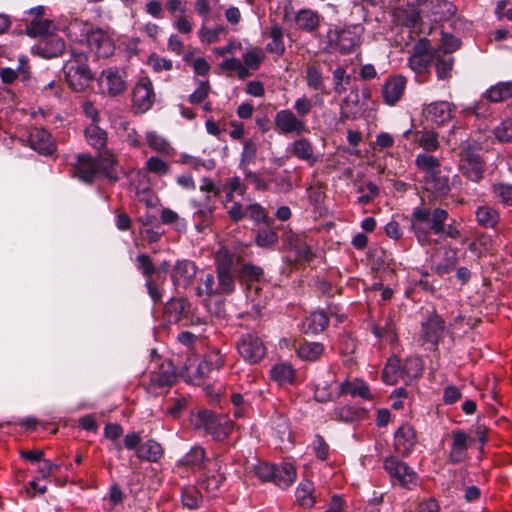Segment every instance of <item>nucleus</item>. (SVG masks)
<instances>
[{"label":"nucleus","mask_w":512,"mask_h":512,"mask_svg":"<svg viewBox=\"0 0 512 512\" xmlns=\"http://www.w3.org/2000/svg\"><path fill=\"white\" fill-rule=\"evenodd\" d=\"M296 475V469L290 463L274 465L273 483L281 488H287L294 483Z\"/></svg>","instance_id":"obj_27"},{"label":"nucleus","mask_w":512,"mask_h":512,"mask_svg":"<svg viewBox=\"0 0 512 512\" xmlns=\"http://www.w3.org/2000/svg\"><path fill=\"white\" fill-rule=\"evenodd\" d=\"M495 137L501 142L512 140V118L503 120L495 129Z\"/></svg>","instance_id":"obj_64"},{"label":"nucleus","mask_w":512,"mask_h":512,"mask_svg":"<svg viewBox=\"0 0 512 512\" xmlns=\"http://www.w3.org/2000/svg\"><path fill=\"white\" fill-rule=\"evenodd\" d=\"M263 274V270L259 266H255L252 264H244L241 268V278L245 281H251L252 283L248 285L247 289L249 294L254 291V293H258L260 290L259 285L255 284V281H258ZM250 297V295H248Z\"/></svg>","instance_id":"obj_46"},{"label":"nucleus","mask_w":512,"mask_h":512,"mask_svg":"<svg viewBox=\"0 0 512 512\" xmlns=\"http://www.w3.org/2000/svg\"><path fill=\"white\" fill-rule=\"evenodd\" d=\"M215 276L211 273L203 274L199 279V284L196 287V295L198 297L206 296L207 298L216 297Z\"/></svg>","instance_id":"obj_53"},{"label":"nucleus","mask_w":512,"mask_h":512,"mask_svg":"<svg viewBox=\"0 0 512 512\" xmlns=\"http://www.w3.org/2000/svg\"><path fill=\"white\" fill-rule=\"evenodd\" d=\"M97 161L98 174H103L110 181L118 180V165L113 154L106 152Z\"/></svg>","instance_id":"obj_35"},{"label":"nucleus","mask_w":512,"mask_h":512,"mask_svg":"<svg viewBox=\"0 0 512 512\" xmlns=\"http://www.w3.org/2000/svg\"><path fill=\"white\" fill-rule=\"evenodd\" d=\"M216 296L229 295L235 290V277L218 274L214 280Z\"/></svg>","instance_id":"obj_54"},{"label":"nucleus","mask_w":512,"mask_h":512,"mask_svg":"<svg viewBox=\"0 0 512 512\" xmlns=\"http://www.w3.org/2000/svg\"><path fill=\"white\" fill-rule=\"evenodd\" d=\"M475 214L478 223L485 227H494L499 221V213L489 206L479 207Z\"/></svg>","instance_id":"obj_51"},{"label":"nucleus","mask_w":512,"mask_h":512,"mask_svg":"<svg viewBox=\"0 0 512 512\" xmlns=\"http://www.w3.org/2000/svg\"><path fill=\"white\" fill-rule=\"evenodd\" d=\"M237 349L241 357L251 364L262 360L266 353L262 340L253 333L242 335L238 340Z\"/></svg>","instance_id":"obj_8"},{"label":"nucleus","mask_w":512,"mask_h":512,"mask_svg":"<svg viewBox=\"0 0 512 512\" xmlns=\"http://www.w3.org/2000/svg\"><path fill=\"white\" fill-rule=\"evenodd\" d=\"M364 411L356 406L343 405L336 407L334 417L339 421L353 422L362 417Z\"/></svg>","instance_id":"obj_52"},{"label":"nucleus","mask_w":512,"mask_h":512,"mask_svg":"<svg viewBox=\"0 0 512 512\" xmlns=\"http://www.w3.org/2000/svg\"><path fill=\"white\" fill-rule=\"evenodd\" d=\"M418 143L425 151H435L439 147L438 135L431 130L423 131L418 138Z\"/></svg>","instance_id":"obj_61"},{"label":"nucleus","mask_w":512,"mask_h":512,"mask_svg":"<svg viewBox=\"0 0 512 512\" xmlns=\"http://www.w3.org/2000/svg\"><path fill=\"white\" fill-rule=\"evenodd\" d=\"M40 54L45 58L61 56L64 52V41L54 32L40 40L38 44Z\"/></svg>","instance_id":"obj_25"},{"label":"nucleus","mask_w":512,"mask_h":512,"mask_svg":"<svg viewBox=\"0 0 512 512\" xmlns=\"http://www.w3.org/2000/svg\"><path fill=\"white\" fill-rule=\"evenodd\" d=\"M269 36L272 39V41L267 44V51L278 56H281L285 52L282 28L277 24L273 25L270 28Z\"/></svg>","instance_id":"obj_48"},{"label":"nucleus","mask_w":512,"mask_h":512,"mask_svg":"<svg viewBox=\"0 0 512 512\" xmlns=\"http://www.w3.org/2000/svg\"><path fill=\"white\" fill-rule=\"evenodd\" d=\"M55 29L56 26L53 21L35 17L28 25H26L25 33L30 37H41V39H43L54 32Z\"/></svg>","instance_id":"obj_32"},{"label":"nucleus","mask_w":512,"mask_h":512,"mask_svg":"<svg viewBox=\"0 0 512 512\" xmlns=\"http://www.w3.org/2000/svg\"><path fill=\"white\" fill-rule=\"evenodd\" d=\"M271 377L280 385L293 384L295 382V370L290 364L280 363L272 367Z\"/></svg>","instance_id":"obj_40"},{"label":"nucleus","mask_w":512,"mask_h":512,"mask_svg":"<svg viewBox=\"0 0 512 512\" xmlns=\"http://www.w3.org/2000/svg\"><path fill=\"white\" fill-rule=\"evenodd\" d=\"M373 334L378 338L386 337L390 341H394L396 339V333L393 320L387 317L383 325H375L373 327Z\"/></svg>","instance_id":"obj_59"},{"label":"nucleus","mask_w":512,"mask_h":512,"mask_svg":"<svg viewBox=\"0 0 512 512\" xmlns=\"http://www.w3.org/2000/svg\"><path fill=\"white\" fill-rule=\"evenodd\" d=\"M401 374L404 380H412L419 377L423 371V361L420 357L411 356L401 363Z\"/></svg>","instance_id":"obj_45"},{"label":"nucleus","mask_w":512,"mask_h":512,"mask_svg":"<svg viewBox=\"0 0 512 512\" xmlns=\"http://www.w3.org/2000/svg\"><path fill=\"white\" fill-rule=\"evenodd\" d=\"M239 263V257L227 248L221 247L215 254V266L218 274L235 277L234 273Z\"/></svg>","instance_id":"obj_22"},{"label":"nucleus","mask_w":512,"mask_h":512,"mask_svg":"<svg viewBox=\"0 0 512 512\" xmlns=\"http://www.w3.org/2000/svg\"><path fill=\"white\" fill-rule=\"evenodd\" d=\"M211 195L205 197L203 203H194L196 211L194 212V219L197 222V226L207 225L212 219L214 213V206L211 204Z\"/></svg>","instance_id":"obj_41"},{"label":"nucleus","mask_w":512,"mask_h":512,"mask_svg":"<svg viewBox=\"0 0 512 512\" xmlns=\"http://www.w3.org/2000/svg\"><path fill=\"white\" fill-rule=\"evenodd\" d=\"M314 492L315 488L313 482L308 479H303L298 484L295 491L296 502L304 508L312 507L316 502Z\"/></svg>","instance_id":"obj_30"},{"label":"nucleus","mask_w":512,"mask_h":512,"mask_svg":"<svg viewBox=\"0 0 512 512\" xmlns=\"http://www.w3.org/2000/svg\"><path fill=\"white\" fill-rule=\"evenodd\" d=\"M459 167L462 174L473 182H479L483 178L485 164L477 149L464 146L460 153Z\"/></svg>","instance_id":"obj_5"},{"label":"nucleus","mask_w":512,"mask_h":512,"mask_svg":"<svg viewBox=\"0 0 512 512\" xmlns=\"http://www.w3.org/2000/svg\"><path fill=\"white\" fill-rule=\"evenodd\" d=\"M447 330L444 320L437 314H432L422 323L421 338L431 345L432 350H437L438 344L445 336Z\"/></svg>","instance_id":"obj_11"},{"label":"nucleus","mask_w":512,"mask_h":512,"mask_svg":"<svg viewBox=\"0 0 512 512\" xmlns=\"http://www.w3.org/2000/svg\"><path fill=\"white\" fill-rule=\"evenodd\" d=\"M329 51H338L341 54H347L354 50L359 43V36L350 28L330 29L327 32Z\"/></svg>","instance_id":"obj_6"},{"label":"nucleus","mask_w":512,"mask_h":512,"mask_svg":"<svg viewBox=\"0 0 512 512\" xmlns=\"http://www.w3.org/2000/svg\"><path fill=\"white\" fill-rule=\"evenodd\" d=\"M137 267L142 272L143 276L147 279H150L156 272V267L151 259V257L147 254H139L136 257Z\"/></svg>","instance_id":"obj_62"},{"label":"nucleus","mask_w":512,"mask_h":512,"mask_svg":"<svg viewBox=\"0 0 512 512\" xmlns=\"http://www.w3.org/2000/svg\"><path fill=\"white\" fill-rule=\"evenodd\" d=\"M177 378L175 368L170 361H163L157 370L151 372L150 386L153 388L171 386Z\"/></svg>","instance_id":"obj_21"},{"label":"nucleus","mask_w":512,"mask_h":512,"mask_svg":"<svg viewBox=\"0 0 512 512\" xmlns=\"http://www.w3.org/2000/svg\"><path fill=\"white\" fill-rule=\"evenodd\" d=\"M384 468L393 482L397 481L402 487L412 489L417 485V474L406 463L395 458H387L384 461Z\"/></svg>","instance_id":"obj_9"},{"label":"nucleus","mask_w":512,"mask_h":512,"mask_svg":"<svg viewBox=\"0 0 512 512\" xmlns=\"http://www.w3.org/2000/svg\"><path fill=\"white\" fill-rule=\"evenodd\" d=\"M433 59L434 55L430 51L429 42L427 40H420L414 45L408 63L415 73L424 74L428 71Z\"/></svg>","instance_id":"obj_14"},{"label":"nucleus","mask_w":512,"mask_h":512,"mask_svg":"<svg viewBox=\"0 0 512 512\" xmlns=\"http://www.w3.org/2000/svg\"><path fill=\"white\" fill-rule=\"evenodd\" d=\"M416 442V433L409 424L401 425L394 434V447L403 456L412 452Z\"/></svg>","instance_id":"obj_18"},{"label":"nucleus","mask_w":512,"mask_h":512,"mask_svg":"<svg viewBox=\"0 0 512 512\" xmlns=\"http://www.w3.org/2000/svg\"><path fill=\"white\" fill-rule=\"evenodd\" d=\"M468 435L462 430L453 432V442L450 450V461L452 463H460L467 457Z\"/></svg>","instance_id":"obj_26"},{"label":"nucleus","mask_w":512,"mask_h":512,"mask_svg":"<svg viewBox=\"0 0 512 512\" xmlns=\"http://www.w3.org/2000/svg\"><path fill=\"white\" fill-rule=\"evenodd\" d=\"M357 202L359 204H368L372 202L379 195V187L373 182H367L363 185L358 186Z\"/></svg>","instance_id":"obj_55"},{"label":"nucleus","mask_w":512,"mask_h":512,"mask_svg":"<svg viewBox=\"0 0 512 512\" xmlns=\"http://www.w3.org/2000/svg\"><path fill=\"white\" fill-rule=\"evenodd\" d=\"M314 103L312 99L307 97L306 95H302L298 97L293 105V108L295 110V114L305 120V118L311 113L313 109Z\"/></svg>","instance_id":"obj_60"},{"label":"nucleus","mask_w":512,"mask_h":512,"mask_svg":"<svg viewBox=\"0 0 512 512\" xmlns=\"http://www.w3.org/2000/svg\"><path fill=\"white\" fill-rule=\"evenodd\" d=\"M328 322V316L324 311H314L303 321L302 330L305 334H318L327 327Z\"/></svg>","instance_id":"obj_28"},{"label":"nucleus","mask_w":512,"mask_h":512,"mask_svg":"<svg viewBox=\"0 0 512 512\" xmlns=\"http://www.w3.org/2000/svg\"><path fill=\"white\" fill-rule=\"evenodd\" d=\"M203 497L196 486H186L182 488L181 502L188 509H197L202 503Z\"/></svg>","instance_id":"obj_47"},{"label":"nucleus","mask_w":512,"mask_h":512,"mask_svg":"<svg viewBox=\"0 0 512 512\" xmlns=\"http://www.w3.org/2000/svg\"><path fill=\"white\" fill-rule=\"evenodd\" d=\"M198 268L190 260H178L171 272V279L176 287H188L196 277Z\"/></svg>","instance_id":"obj_16"},{"label":"nucleus","mask_w":512,"mask_h":512,"mask_svg":"<svg viewBox=\"0 0 512 512\" xmlns=\"http://www.w3.org/2000/svg\"><path fill=\"white\" fill-rule=\"evenodd\" d=\"M323 352L324 346L319 342H304L297 349L298 356L310 362L318 360Z\"/></svg>","instance_id":"obj_43"},{"label":"nucleus","mask_w":512,"mask_h":512,"mask_svg":"<svg viewBox=\"0 0 512 512\" xmlns=\"http://www.w3.org/2000/svg\"><path fill=\"white\" fill-rule=\"evenodd\" d=\"M85 137L88 143L95 149H103L107 142V133L98 126V123L90 124L85 129Z\"/></svg>","instance_id":"obj_42"},{"label":"nucleus","mask_w":512,"mask_h":512,"mask_svg":"<svg viewBox=\"0 0 512 512\" xmlns=\"http://www.w3.org/2000/svg\"><path fill=\"white\" fill-rule=\"evenodd\" d=\"M406 88V78L397 75L390 77L384 84L382 89V95L384 101L388 105H395L404 94Z\"/></svg>","instance_id":"obj_24"},{"label":"nucleus","mask_w":512,"mask_h":512,"mask_svg":"<svg viewBox=\"0 0 512 512\" xmlns=\"http://www.w3.org/2000/svg\"><path fill=\"white\" fill-rule=\"evenodd\" d=\"M136 455L140 460L157 462L163 456V448L157 441L150 439L138 447Z\"/></svg>","instance_id":"obj_31"},{"label":"nucleus","mask_w":512,"mask_h":512,"mask_svg":"<svg viewBox=\"0 0 512 512\" xmlns=\"http://www.w3.org/2000/svg\"><path fill=\"white\" fill-rule=\"evenodd\" d=\"M292 152L297 158L308 162L311 166L318 161L314 155L312 143L306 138L295 140L292 144Z\"/></svg>","instance_id":"obj_33"},{"label":"nucleus","mask_w":512,"mask_h":512,"mask_svg":"<svg viewBox=\"0 0 512 512\" xmlns=\"http://www.w3.org/2000/svg\"><path fill=\"white\" fill-rule=\"evenodd\" d=\"M493 192L502 204L512 206V185L496 184L493 186Z\"/></svg>","instance_id":"obj_63"},{"label":"nucleus","mask_w":512,"mask_h":512,"mask_svg":"<svg viewBox=\"0 0 512 512\" xmlns=\"http://www.w3.org/2000/svg\"><path fill=\"white\" fill-rule=\"evenodd\" d=\"M191 304L185 298H172L164 308V313L169 322H184L189 318Z\"/></svg>","instance_id":"obj_20"},{"label":"nucleus","mask_w":512,"mask_h":512,"mask_svg":"<svg viewBox=\"0 0 512 512\" xmlns=\"http://www.w3.org/2000/svg\"><path fill=\"white\" fill-rule=\"evenodd\" d=\"M457 107L448 101H435L427 104L423 109L425 118L437 125H444L454 117Z\"/></svg>","instance_id":"obj_12"},{"label":"nucleus","mask_w":512,"mask_h":512,"mask_svg":"<svg viewBox=\"0 0 512 512\" xmlns=\"http://www.w3.org/2000/svg\"><path fill=\"white\" fill-rule=\"evenodd\" d=\"M88 57L83 52H76L71 49V58L68 60V72H66V83L75 92L85 90L93 80V74L90 71Z\"/></svg>","instance_id":"obj_3"},{"label":"nucleus","mask_w":512,"mask_h":512,"mask_svg":"<svg viewBox=\"0 0 512 512\" xmlns=\"http://www.w3.org/2000/svg\"><path fill=\"white\" fill-rule=\"evenodd\" d=\"M275 128L280 134L301 135L309 131L306 120L299 118L292 110L282 109L275 114Z\"/></svg>","instance_id":"obj_7"},{"label":"nucleus","mask_w":512,"mask_h":512,"mask_svg":"<svg viewBox=\"0 0 512 512\" xmlns=\"http://www.w3.org/2000/svg\"><path fill=\"white\" fill-rule=\"evenodd\" d=\"M85 40L98 57L107 58L114 53L115 46L112 39L100 28L89 30Z\"/></svg>","instance_id":"obj_15"},{"label":"nucleus","mask_w":512,"mask_h":512,"mask_svg":"<svg viewBox=\"0 0 512 512\" xmlns=\"http://www.w3.org/2000/svg\"><path fill=\"white\" fill-rule=\"evenodd\" d=\"M265 58L263 50L259 47H254L243 54V63L251 68L257 70Z\"/></svg>","instance_id":"obj_58"},{"label":"nucleus","mask_w":512,"mask_h":512,"mask_svg":"<svg viewBox=\"0 0 512 512\" xmlns=\"http://www.w3.org/2000/svg\"><path fill=\"white\" fill-rule=\"evenodd\" d=\"M197 88L188 97L191 104L202 103L211 92V86L208 80H197Z\"/></svg>","instance_id":"obj_57"},{"label":"nucleus","mask_w":512,"mask_h":512,"mask_svg":"<svg viewBox=\"0 0 512 512\" xmlns=\"http://www.w3.org/2000/svg\"><path fill=\"white\" fill-rule=\"evenodd\" d=\"M350 394L352 397H361L363 399H370L371 394L368 386L359 380L354 382L344 381L339 385L338 395Z\"/></svg>","instance_id":"obj_38"},{"label":"nucleus","mask_w":512,"mask_h":512,"mask_svg":"<svg viewBox=\"0 0 512 512\" xmlns=\"http://www.w3.org/2000/svg\"><path fill=\"white\" fill-rule=\"evenodd\" d=\"M154 101L155 93L151 80L148 77L140 78L132 94L134 108L141 113L146 112L152 107Z\"/></svg>","instance_id":"obj_13"},{"label":"nucleus","mask_w":512,"mask_h":512,"mask_svg":"<svg viewBox=\"0 0 512 512\" xmlns=\"http://www.w3.org/2000/svg\"><path fill=\"white\" fill-rule=\"evenodd\" d=\"M449 215L445 209H431L425 205L417 206L413 209L410 223L411 231L421 245L430 243V233L435 235H446L451 238L458 236V231L449 226L445 228V222Z\"/></svg>","instance_id":"obj_1"},{"label":"nucleus","mask_w":512,"mask_h":512,"mask_svg":"<svg viewBox=\"0 0 512 512\" xmlns=\"http://www.w3.org/2000/svg\"><path fill=\"white\" fill-rule=\"evenodd\" d=\"M194 424L196 428L203 429L216 441L226 439L234 428L233 422L226 415L208 410L200 411L195 417Z\"/></svg>","instance_id":"obj_4"},{"label":"nucleus","mask_w":512,"mask_h":512,"mask_svg":"<svg viewBox=\"0 0 512 512\" xmlns=\"http://www.w3.org/2000/svg\"><path fill=\"white\" fill-rule=\"evenodd\" d=\"M484 98L490 103H499L512 98V81L492 85L484 92Z\"/></svg>","instance_id":"obj_29"},{"label":"nucleus","mask_w":512,"mask_h":512,"mask_svg":"<svg viewBox=\"0 0 512 512\" xmlns=\"http://www.w3.org/2000/svg\"><path fill=\"white\" fill-rule=\"evenodd\" d=\"M417 168L424 173V188L435 198L448 195L451 190V169L440 164L439 160L427 153L418 154L415 159Z\"/></svg>","instance_id":"obj_2"},{"label":"nucleus","mask_w":512,"mask_h":512,"mask_svg":"<svg viewBox=\"0 0 512 512\" xmlns=\"http://www.w3.org/2000/svg\"><path fill=\"white\" fill-rule=\"evenodd\" d=\"M295 21L300 30L312 32L319 26L320 17L317 12L302 9L297 13Z\"/></svg>","instance_id":"obj_37"},{"label":"nucleus","mask_w":512,"mask_h":512,"mask_svg":"<svg viewBox=\"0 0 512 512\" xmlns=\"http://www.w3.org/2000/svg\"><path fill=\"white\" fill-rule=\"evenodd\" d=\"M89 30L88 23L74 19L66 25V36L72 41L82 42L86 39Z\"/></svg>","instance_id":"obj_49"},{"label":"nucleus","mask_w":512,"mask_h":512,"mask_svg":"<svg viewBox=\"0 0 512 512\" xmlns=\"http://www.w3.org/2000/svg\"><path fill=\"white\" fill-rule=\"evenodd\" d=\"M29 146L40 154L51 155L55 144L50 133L42 128H33L28 136Z\"/></svg>","instance_id":"obj_19"},{"label":"nucleus","mask_w":512,"mask_h":512,"mask_svg":"<svg viewBox=\"0 0 512 512\" xmlns=\"http://www.w3.org/2000/svg\"><path fill=\"white\" fill-rule=\"evenodd\" d=\"M214 466L217 468L216 471H208L199 482L200 487L207 492L218 490L225 480L224 474L220 472L221 466L218 461L215 462Z\"/></svg>","instance_id":"obj_39"},{"label":"nucleus","mask_w":512,"mask_h":512,"mask_svg":"<svg viewBox=\"0 0 512 512\" xmlns=\"http://www.w3.org/2000/svg\"><path fill=\"white\" fill-rule=\"evenodd\" d=\"M283 237L285 245L295 252L296 260L308 261L311 259L312 251L303 235L289 231L286 232Z\"/></svg>","instance_id":"obj_23"},{"label":"nucleus","mask_w":512,"mask_h":512,"mask_svg":"<svg viewBox=\"0 0 512 512\" xmlns=\"http://www.w3.org/2000/svg\"><path fill=\"white\" fill-rule=\"evenodd\" d=\"M205 449L201 446H193L180 460L179 465L188 468H203L206 461Z\"/></svg>","instance_id":"obj_36"},{"label":"nucleus","mask_w":512,"mask_h":512,"mask_svg":"<svg viewBox=\"0 0 512 512\" xmlns=\"http://www.w3.org/2000/svg\"><path fill=\"white\" fill-rule=\"evenodd\" d=\"M332 74L334 92L340 95L346 91V86L350 84L351 77L346 73V69L343 66H338Z\"/></svg>","instance_id":"obj_56"},{"label":"nucleus","mask_w":512,"mask_h":512,"mask_svg":"<svg viewBox=\"0 0 512 512\" xmlns=\"http://www.w3.org/2000/svg\"><path fill=\"white\" fill-rule=\"evenodd\" d=\"M305 80L308 88L319 91L322 94H328L324 81L322 69L317 65H310L306 69Z\"/></svg>","instance_id":"obj_34"},{"label":"nucleus","mask_w":512,"mask_h":512,"mask_svg":"<svg viewBox=\"0 0 512 512\" xmlns=\"http://www.w3.org/2000/svg\"><path fill=\"white\" fill-rule=\"evenodd\" d=\"M72 175L84 183H92L98 175L97 161L88 155H78L73 165Z\"/></svg>","instance_id":"obj_17"},{"label":"nucleus","mask_w":512,"mask_h":512,"mask_svg":"<svg viewBox=\"0 0 512 512\" xmlns=\"http://www.w3.org/2000/svg\"><path fill=\"white\" fill-rule=\"evenodd\" d=\"M401 367V361L398 358H390L383 369V381L386 384L394 385L400 378L404 380V375L401 374Z\"/></svg>","instance_id":"obj_44"},{"label":"nucleus","mask_w":512,"mask_h":512,"mask_svg":"<svg viewBox=\"0 0 512 512\" xmlns=\"http://www.w3.org/2000/svg\"><path fill=\"white\" fill-rule=\"evenodd\" d=\"M103 92L109 96H118L126 89L125 72L117 67L104 69L98 79Z\"/></svg>","instance_id":"obj_10"},{"label":"nucleus","mask_w":512,"mask_h":512,"mask_svg":"<svg viewBox=\"0 0 512 512\" xmlns=\"http://www.w3.org/2000/svg\"><path fill=\"white\" fill-rule=\"evenodd\" d=\"M146 141L148 145L156 152L165 155L174 154V149L171 147L170 143L163 136L154 131H150L146 134Z\"/></svg>","instance_id":"obj_50"}]
</instances>
